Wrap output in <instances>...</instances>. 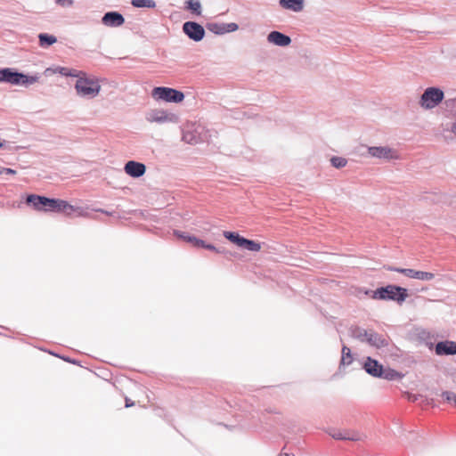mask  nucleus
<instances>
[{"label": "nucleus", "instance_id": "f257e3e1", "mask_svg": "<svg viewBox=\"0 0 456 456\" xmlns=\"http://www.w3.org/2000/svg\"><path fill=\"white\" fill-rule=\"evenodd\" d=\"M26 203L31 205L37 211L65 213L67 215L75 211L74 207L65 200L36 194L28 195Z\"/></svg>", "mask_w": 456, "mask_h": 456}, {"label": "nucleus", "instance_id": "f03ea898", "mask_svg": "<svg viewBox=\"0 0 456 456\" xmlns=\"http://www.w3.org/2000/svg\"><path fill=\"white\" fill-rule=\"evenodd\" d=\"M351 336L362 343H367L375 348L387 347L389 341L383 335L379 334L373 330H365L363 328L354 326L350 329Z\"/></svg>", "mask_w": 456, "mask_h": 456}, {"label": "nucleus", "instance_id": "7ed1b4c3", "mask_svg": "<svg viewBox=\"0 0 456 456\" xmlns=\"http://www.w3.org/2000/svg\"><path fill=\"white\" fill-rule=\"evenodd\" d=\"M370 292V297L373 299L392 300L397 302L399 305L403 303L408 297V291L405 288L392 284L379 287Z\"/></svg>", "mask_w": 456, "mask_h": 456}, {"label": "nucleus", "instance_id": "20e7f679", "mask_svg": "<svg viewBox=\"0 0 456 456\" xmlns=\"http://www.w3.org/2000/svg\"><path fill=\"white\" fill-rule=\"evenodd\" d=\"M444 91L436 86H430L424 90L420 96L419 104L425 110H431L437 107L444 100Z\"/></svg>", "mask_w": 456, "mask_h": 456}, {"label": "nucleus", "instance_id": "39448f33", "mask_svg": "<svg viewBox=\"0 0 456 456\" xmlns=\"http://www.w3.org/2000/svg\"><path fill=\"white\" fill-rule=\"evenodd\" d=\"M151 95L156 100L175 103L181 102L184 99V94L182 91L166 86L154 87Z\"/></svg>", "mask_w": 456, "mask_h": 456}, {"label": "nucleus", "instance_id": "423d86ee", "mask_svg": "<svg viewBox=\"0 0 456 456\" xmlns=\"http://www.w3.org/2000/svg\"><path fill=\"white\" fill-rule=\"evenodd\" d=\"M55 70L57 74H60L64 77H77V80L75 85L77 94L82 97L86 96V79H84L81 77V75H84L82 71L59 66L55 67Z\"/></svg>", "mask_w": 456, "mask_h": 456}, {"label": "nucleus", "instance_id": "0eeeda50", "mask_svg": "<svg viewBox=\"0 0 456 456\" xmlns=\"http://www.w3.org/2000/svg\"><path fill=\"white\" fill-rule=\"evenodd\" d=\"M146 120L151 123H178L179 118L176 114L164 110H152L146 114Z\"/></svg>", "mask_w": 456, "mask_h": 456}, {"label": "nucleus", "instance_id": "6e6552de", "mask_svg": "<svg viewBox=\"0 0 456 456\" xmlns=\"http://www.w3.org/2000/svg\"><path fill=\"white\" fill-rule=\"evenodd\" d=\"M183 32L194 42L201 41L205 37V28L196 21H185L183 24Z\"/></svg>", "mask_w": 456, "mask_h": 456}, {"label": "nucleus", "instance_id": "1a4fd4ad", "mask_svg": "<svg viewBox=\"0 0 456 456\" xmlns=\"http://www.w3.org/2000/svg\"><path fill=\"white\" fill-rule=\"evenodd\" d=\"M368 153L373 158L383 159L387 160L397 159L399 158L396 151L387 146L369 147Z\"/></svg>", "mask_w": 456, "mask_h": 456}, {"label": "nucleus", "instance_id": "9d476101", "mask_svg": "<svg viewBox=\"0 0 456 456\" xmlns=\"http://www.w3.org/2000/svg\"><path fill=\"white\" fill-rule=\"evenodd\" d=\"M362 368L369 375L374 378H379L383 374V365L370 356L366 357Z\"/></svg>", "mask_w": 456, "mask_h": 456}, {"label": "nucleus", "instance_id": "9b49d317", "mask_svg": "<svg viewBox=\"0 0 456 456\" xmlns=\"http://www.w3.org/2000/svg\"><path fill=\"white\" fill-rule=\"evenodd\" d=\"M102 22L107 27L117 28L125 23V18L118 12L111 11L102 16Z\"/></svg>", "mask_w": 456, "mask_h": 456}, {"label": "nucleus", "instance_id": "f8f14e48", "mask_svg": "<svg viewBox=\"0 0 456 456\" xmlns=\"http://www.w3.org/2000/svg\"><path fill=\"white\" fill-rule=\"evenodd\" d=\"M125 172L134 178H139L145 174L146 167L141 162L129 160L124 167Z\"/></svg>", "mask_w": 456, "mask_h": 456}, {"label": "nucleus", "instance_id": "ddd939ff", "mask_svg": "<svg viewBox=\"0 0 456 456\" xmlns=\"http://www.w3.org/2000/svg\"><path fill=\"white\" fill-rule=\"evenodd\" d=\"M435 352L437 355L456 354V342L445 340L436 344Z\"/></svg>", "mask_w": 456, "mask_h": 456}, {"label": "nucleus", "instance_id": "4468645a", "mask_svg": "<svg viewBox=\"0 0 456 456\" xmlns=\"http://www.w3.org/2000/svg\"><path fill=\"white\" fill-rule=\"evenodd\" d=\"M267 41L278 46H288L291 43V38L280 31H271L267 36Z\"/></svg>", "mask_w": 456, "mask_h": 456}, {"label": "nucleus", "instance_id": "2eb2a0df", "mask_svg": "<svg viewBox=\"0 0 456 456\" xmlns=\"http://www.w3.org/2000/svg\"><path fill=\"white\" fill-rule=\"evenodd\" d=\"M20 73L11 68H4L0 69V82L8 83L11 85L18 86L20 83Z\"/></svg>", "mask_w": 456, "mask_h": 456}, {"label": "nucleus", "instance_id": "dca6fc26", "mask_svg": "<svg viewBox=\"0 0 456 456\" xmlns=\"http://www.w3.org/2000/svg\"><path fill=\"white\" fill-rule=\"evenodd\" d=\"M329 435L336 440L361 441L362 439L359 432H354L352 436H346L345 431L333 429L329 432Z\"/></svg>", "mask_w": 456, "mask_h": 456}, {"label": "nucleus", "instance_id": "f3484780", "mask_svg": "<svg viewBox=\"0 0 456 456\" xmlns=\"http://www.w3.org/2000/svg\"><path fill=\"white\" fill-rule=\"evenodd\" d=\"M104 80H99L98 78L91 77L87 76V97L94 98L95 97L100 90L101 85L100 82H103Z\"/></svg>", "mask_w": 456, "mask_h": 456}, {"label": "nucleus", "instance_id": "a211bd4d", "mask_svg": "<svg viewBox=\"0 0 456 456\" xmlns=\"http://www.w3.org/2000/svg\"><path fill=\"white\" fill-rule=\"evenodd\" d=\"M280 5L287 10L300 12L304 8V0H280Z\"/></svg>", "mask_w": 456, "mask_h": 456}, {"label": "nucleus", "instance_id": "6ab92c4d", "mask_svg": "<svg viewBox=\"0 0 456 456\" xmlns=\"http://www.w3.org/2000/svg\"><path fill=\"white\" fill-rule=\"evenodd\" d=\"M351 349L346 346H342L339 368L349 366L353 362Z\"/></svg>", "mask_w": 456, "mask_h": 456}, {"label": "nucleus", "instance_id": "aec40b11", "mask_svg": "<svg viewBox=\"0 0 456 456\" xmlns=\"http://www.w3.org/2000/svg\"><path fill=\"white\" fill-rule=\"evenodd\" d=\"M408 273H410L409 278L418 279L420 281H431L435 277V274L433 273L416 271L414 269H411L410 272Z\"/></svg>", "mask_w": 456, "mask_h": 456}, {"label": "nucleus", "instance_id": "412c9836", "mask_svg": "<svg viewBox=\"0 0 456 456\" xmlns=\"http://www.w3.org/2000/svg\"><path fill=\"white\" fill-rule=\"evenodd\" d=\"M39 79L37 75H25L23 73H20L19 80L20 83L18 86H21L24 87H28L35 83H37Z\"/></svg>", "mask_w": 456, "mask_h": 456}, {"label": "nucleus", "instance_id": "4be33fe9", "mask_svg": "<svg viewBox=\"0 0 456 456\" xmlns=\"http://www.w3.org/2000/svg\"><path fill=\"white\" fill-rule=\"evenodd\" d=\"M39 44L42 47H47L56 43L57 38L53 35L41 33L38 35Z\"/></svg>", "mask_w": 456, "mask_h": 456}, {"label": "nucleus", "instance_id": "5701e85b", "mask_svg": "<svg viewBox=\"0 0 456 456\" xmlns=\"http://www.w3.org/2000/svg\"><path fill=\"white\" fill-rule=\"evenodd\" d=\"M240 248H243L248 251L257 252L260 250L261 246L259 243L256 242L255 240L244 238Z\"/></svg>", "mask_w": 456, "mask_h": 456}, {"label": "nucleus", "instance_id": "b1692460", "mask_svg": "<svg viewBox=\"0 0 456 456\" xmlns=\"http://www.w3.org/2000/svg\"><path fill=\"white\" fill-rule=\"evenodd\" d=\"M131 4L135 8L152 9L156 7V3L154 0H132Z\"/></svg>", "mask_w": 456, "mask_h": 456}, {"label": "nucleus", "instance_id": "393cba45", "mask_svg": "<svg viewBox=\"0 0 456 456\" xmlns=\"http://www.w3.org/2000/svg\"><path fill=\"white\" fill-rule=\"evenodd\" d=\"M224 236L225 239L238 245L239 247L241 246L244 239V237L240 236L238 232H224Z\"/></svg>", "mask_w": 456, "mask_h": 456}, {"label": "nucleus", "instance_id": "a878e982", "mask_svg": "<svg viewBox=\"0 0 456 456\" xmlns=\"http://www.w3.org/2000/svg\"><path fill=\"white\" fill-rule=\"evenodd\" d=\"M207 28L216 35L225 34L224 23L210 22L207 24Z\"/></svg>", "mask_w": 456, "mask_h": 456}, {"label": "nucleus", "instance_id": "bb28decb", "mask_svg": "<svg viewBox=\"0 0 456 456\" xmlns=\"http://www.w3.org/2000/svg\"><path fill=\"white\" fill-rule=\"evenodd\" d=\"M183 140L187 143L194 144L199 142V136L194 132L186 130L183 134Z\"/></svg>", "mask_w": 456, "mask_h": 456}, {"label": "nucleus", "instance_id": "cd10ccee", "mask_svg": "<svg viewBox=\"0 0 456 456\" xmlns=\"http://www.w3.org/2000/svg\"><path fill=\"white\" fill-rule=\"evenodd\" d=\"M187 8L191 11V12L200 15L201 13V4L198 0H188L186 2Z\"/></svg>", "mask_w": 456, "mask_h": 456}, {"label": "nucleus", "instance_id": "c85d7f7f", "mask_svg": "<svg viewBox=\"0 0 456 456\" xmlns=\"http://www.w3.org/2000/svg\"><path fill=\"white\" fill-rule=\"evenodd\" d=\"M330 163L336 168H342L347 164V159L343 157L334 156L330 159Z\"/></svg>", "mask_w": 456, "mask_h": 456}, {"label": "nucleus", "instance_id": "c756f323", "mask_svg": "<svg viewBox=\"0 0 456 456\" xmlns=\"http://www.w3.org/2000/svg\"><path fill=\"white\" fill-rule=\"evenodd\" d=\"M398 375H399L398 372L396 370H392V369L385 370V369H383V374H382V376L380 378L387 379V380H393Z\"/></svg>", "mask_w": 456, "mask_h": 456}, {"label": "nucleus", "instance_id": "7c9ffc66", "mask_svg": "<svg viewBox=\"0 0 456 456\" xmlns=\"http://www.w3.org/2000/svg\"><path fill=\"white\" fill-rule=\"evenodd\" d=\"M224 28L225 30V33L234 32L238 30L239 26L237 23L231 22V23H224Z\"/></svg>", "mask_w": 456, "mask_h": 456}, {"label": "nucleus", "instance_id": "2f4dec72", "mask_svg": "<svg viewBox=\"0 0 456 456\" xmlns=\"http://www.w3.org/2000/svg\"><path fill=\"white\" fill-rule=\"evenodd\" d=\"M387 270L400 273H403L405 276L409 277L410 273L408 272H410L411 269L410 268L388 267Z\"/></svg>", "mask_w": 456, "mask_h": 456}, {"label": "nucleus", "instance_id": "473e14b6", "mask_svg": "<svg viewBox=\"0 0 456 456\" xmlns=\"http://www.w3.org/2000/svg\"><path fill=\"white\" fill-rule=\"evenodd\" d=\"M442 396L448 402H451V401L453 402L454 397H456V395L452 392L444 391V392H443Z\"/></svg>", "mask_w": 456, "mask_h": 456}, {"label": "nucleus", "instance_id": "72a5a7b5", "mask_svg": "<svg viewBox=\"0 0 456 456\" xmlns=\"http://www.w3.org/2000/svg\"><path fill=\"white\" fill-rule=\"evenodd\" d=\"M55 3L63 7H69L72 5V0H55Z\"/></svg>", "mask_w": 456, "mask_h": 456}, {"label": "nucleus", "instance_id": "f704fd0d", "mask_svg": "<svg viewBox=\"0 0 456 456\" xmlns=\"http://www.w3.org/2000/svg\"><path fill=\"white\" fill-rule=\"evenodd\" d=\"M17 172L16 170L9 167H0V175L6 174V175H15Z\"/></svg>", "mask_w": 456, "mask_h": 456}, {"label": "nucleus", "instance_id": "c9c22d12", "mask_svg": "<svg viewBox=\"0 0 456 456\" xmlns=\"http://www.w3.org/2000/svg\"><path fill=\"white\" fill-rule=\"evenodd\" d=\"M174 234H175L177 238L183 239V240H186V236H188V235H189V234H187L186 232H181V231H178V230H175V231H174Z\"/></svg>", "mask_w": 456, "mask_h": 456}, {"label": "nucleus", "instance_id": "e433bc0d", "mask_svg": "<svg viewBox=\"0 0 456 456\" xmlns=\"http://www.w3.org/2000/svg\"><path fill=\"white\" fill-rule=\"evenodd\" d=\"M206 243L203 240L201 239H199L197 238V240H195L193 246L195 248H205V246H206Z\"/></svg>", "mask_w": 456, "mask_h": 456}, {"label": "nucleus", "instance_id": "4c0bfd02", "mask_svg": "<svg viewBox=\"0 0 456 456\" xmlns=\"http://www.w3.org/2000/svg\"><path fill=\"white\" fill-rule=\"evenodd\" d=\"M44 74L46 76V77H49V76H52L53 74H57L56 70H55V67H52V68H47L45 69Z\"/></svg>", "mask_w": 456, "mask_h": 456}, {"label": "nucleus", "instance_id": "58836bf2", "mask_svg": "<svg viewBox=\"0 0 456 456\" xmlns=\"http://www.w3.org/2000/svg\"><path fill=\"white\" fill-rule=\"evenodd\" d=\"M196 240H197V237H195L193 235H188V236H186L185 241L190 242L193 245Z\"/></svg>", "mask_w": 456, "mask_h": 456}, {"label": "nucleus", "instance_id": "ea45409f", "mask_svg": "<svg viewBox=\"0 0 456 456\" xmlns=\"http://www.w3.org/2000/svg\"><path fill=\"white\" fill-rule=\"evenodd\" d=\"M205 248L216 252V247L213 244L206 243Z\"/></svg>", "mask_w": 456, "mask_h": 456}, {"label": "nucleus", "instance_id": "a19ab883", "mask_svg": "<svg viewBox=\"0 0 456 456\" xmlns=\"http://www.w3.org/2000/svg\"><path fill=\"white\" fill-rule=\"evenodd\" d=\"M134 404V402H132L130 399L126 398V407H131Z\"/></svg>", "mask_w": 456, "mask_h": 456}, {"label": "nucleus", "instance_id": "79ce46f5", "mask_svg": "<svg viewBox=\"0 0 456 456\" xmlns=\"http://www.w3.org/2000/svg\"><path fill=\"white\" fill-rule=\"evenodd\" d=\"M216 253H217V254H225V249L224 248H216Z\"/></svg>", "mask_w": 456, "mask_h": 456}, {"label": "nucleus", "instance_id": "37998d69", "mask_svg": "<svg viewBox=\"0 0 456 456\" xmlns=\"http://www.w3.org/2000/svg\"><path fill=\"white\" fill-rule=\"evenodd\" d=\"M451 131L456 135V123L452 124Z\"/></svg>", "mask_w": 456, "mask_h": 456}, {"label": "nucleus", "instance_id": "c03bdc74", "mask_svg": "<svg viewBox=\"0 0 456 456\" xmlns=\"http://www.w3.org/2000/svg\"><path fill=\"white\" fill-rule=\"evenodd\" d=\"M354 431L345 430V436H352V435H353V433H354Z\"/></svg>", "mask_w": 456, "mask_h": 456}, {"label": "nucleus", "instance_id": "a18cd8bd", "mask_svg": "<svg viewBox=\"0 0 456 456\" xmlns=\"http://www.w3.org/2000/svg\"><path fill=\"white\" fill-rule=\"evenodd\" d=\"M409 400H410V401H412V402H415V401L417 400V395H410V396H409Z\"/></svg>", "mask_w": 456, "mask_h": 456}, {"label": "nucleus", "instance_id": "49530a36", "mask_svg": "<svg viewBox=\"0 0 456 456\" xmlns=\"http://www.w3.org/2000/svg\"><path fill=\"white\" fill-rule=\"evenodd\" d=\"M65 361L67 362H73V363H76L75 361H71L69 358H63Z\"/></svg>", "mask_w": 456, "mask_h": 456}, {"label": "nucleus", "instance_id": "de8ad7c7", "mask_svg": "<svg viewBox=\"0 0 456 456\" xmlns=\"http://www.w3.org/2000/svg\"><path fill=\"white\" fill-rule=\"evenodd\" d=\"M283 455H284V456H289V454H288V453H282V452H281V453H280V454H279V456H283Z\"/></svg>", "mask_w": 456, "mask_h": 456}, {"label": "nucleus", "instance_id": "09e8293b", "mask_svg": "<svg viewBox=\"0 0 456 456\" xmlns=\"http://www.w3.org/2000/svg\"><path fill=\"white\" fill-rule=\"evenodd\" d=\"M86 216H87V218L91 217V214L88 211H87Z\"/></svg>", "mask_w": 456, "mask_h": 456}, {"label": "nucleus", "instance_id": "8fccbe9b", "mask_svg": "<svg viewBox=\"0 0 456 456\" xmlns=\"http://www.w3.org/2000/svg\"><path fill=\"white\" fill-rule=\"evenodd\" d=\"M455 406H456V396L454 397V401H453Z\"/></svg>", "mask_w": 456, "mask_h": 456}, {"label": "nucleus", "instance_id": "3c124183", "mask_svg": "<svg viewBox=\"0 0 456 456\" xmlns=\"http://www.w3.org/2000/svg\"><path fill=\"white\" fill-rule=\"evenodd\" d=\"M292 456H295V455H292Z\"/></svg>", "mask_w": 456, "mask_h": 456}]
</instances>
